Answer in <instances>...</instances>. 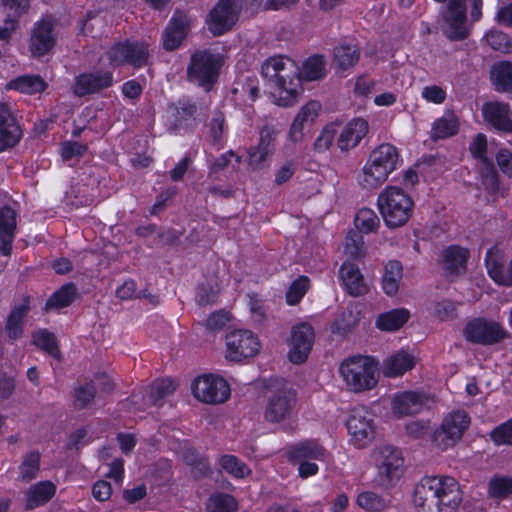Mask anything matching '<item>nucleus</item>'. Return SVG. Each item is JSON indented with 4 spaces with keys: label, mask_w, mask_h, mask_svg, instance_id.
I'll return each instance as SVG.
<instances>
[{
    "label": "nucleus",
    "mask_w": 512,
    "mask_h": 512,
    "mask_svg": "<svg viewBox=\"0 0 512 512\" xmlns=\"http://www.w3.org/2000/svg\"><path fill=\"white\" fill-rule=\"evenodd\" d=\"M86 149V145L78 142L67 141L61 146V156L63 160L70 161L81 157L85 153Z\"/></svg>",
    "instance_id": "nucleus-63"
},
{
    "label": "nucleus",
    "mask_w": 512,
    "mask_h": 512,
    "mask_svg": "<svg viewBox=\"0 0 512 512\" xmlns=\"http://www.w3.org/2000/svg\"><path fill=\"white\" fill-rule=\"evenodd\" d=\"M427 397L419 392L406 391L393 395L391 410L395 417L401 418L420 413L427 405Z\"/></svg>",
    "instance_id": "nucleus-18"
},
{
    "label": "nucleus",
    "mask_w": 512,
    "mask_h": 512,
    "mask_svg": "<svg viewBox=\"0 0 512 512\" xmlns=\"http://www.w3.org/2000/svg\"><path fill=\"white\" fill-rule=\"evenodd\" d=\"M297 169V163L294 160H288L282 163L275 171L274 183L278 186L289 181Z\"/></svg>",
    "instance_id": "nucleus-62"
},
{
    "label": "nucleus",
    "mask_w": 512,
    "mask_h": 512,
    "mask_svg": "<svg viewBox=\"0 0 512 512\" xmlns=\"http://www.w3.org/2000/svg\"><path fill=\"white\" fill-rule=\"evenodd\" d=\"M47 83L38 75H24L11 80L7 84L8 89L17 90L25 94H36L43 92Z\"/></svg>",
    "instance_id": "nucleus-35"
},
{
    "label": "nucleus",
    "mask_w": 512,
    "mask_h": 512,
    "mask_svg": "<svg viewBox=\"0 0 512 512\" xmlns=\"http://www.w3.org/2000/svg\"><path fill=\"white\" fill-rule=\"evenodd\" d=\"M314 343V330L311 325L301 323L291 330L288 358L294 364L306 361Z\"/></svg>",
    "instance_id": "nucleus-16"
},
{
    "label": "nucleus",
    "mask_w": 512,
    "mask_h": 512,
    "mask_svg": "<svg viewBox=\"0 0 512 512\" xmlns=\"http://www.w3.org/2000/svg\"><path fill=\"white\" fill-rule=\"evenodd\" d=\"M220 66L219 57L202 51L193 54L188 67V78L201 86L212 83L218 74Z\"/></svg>",
    "instance_id": "nucleus-14"
},
{
    "label": "nucleus",
    "mask_w": 512,
    "mask_h": 512,
    "mask_svg": "<svg viewBox=\"0 0 512 512\" xmlns=\"http://www.w3.org/2000/svg\"><path fill=\"white\" fill-rule=\"evenodd\" d=\"M339 373L346 389L353 393L372 390L378 383V366L368 356H353L339 366Z\"/></svg>",
    "instance_id": "nucleus-3"
},
{
    "label": "nucleus",
    "mask_w": 512,
    "mask_h": 512,
    "mask_svg": "<svg viewBox=\"0 0 512 512\" xmlns=\"http://www.w3.org/2000/svg\"><path fill=\"white\" fill-rule=\"evenodd\" d=\"M196 399L207 404H219L230 397V387L227 381L215 374H204L197 377L191 385Z\"/></svg>",
    "instance_id": "nucleus-9"
},
{
    "label": "nucleus",
    "mask_w": 512,
    "mask_h": 512,
    "mask_svg": "<svg viewBox=\"0 0 512 512\" xmlns=\"http://www.w3.org/2000/svg\"><path fill=\"white\" fill-rule=\"evenodd\" d=\"M54 25V20L50 17L34 24L30 38V51L33 56H43L54 47L57 41Z\"/></svg>",
    "instance_id": "nucleus-17"
},
{
    "label": "nucleus",
    "mask_w": 512,
    "mask_h": 512,
    "mask_svg": "<svg viewBox=\"0 0 512 512\" xmlns=\"http://www.w3.org/2000/svg\"><path fill=\"white\" fill-rule=\"evenodd\" d=\"M421 96L427 102L442 104L446 99V91L438 85H429L422 89Z\"/></svg>",
    "instance_id": "nucleus-64"
},
{
    "label": "nucleus",
    "mask_w": 512,
    "mask_h": 512,
    "mask_svg": "<svg viewBox=\"0 0 512 512\" xmlns=\"http://www.w3.org/2000/svg\"><path fill=\"white\" fill-rule=\"evenodd\" d=\"M40 455L37 452L27 454L19 466V477L24 481H30L36 477L39 471Z\"/></svg>",
    "instance_id": "nucleus-51"
},
{
    "label": "nucleus",
    "mask_w": 512,
    "mask_h": 512,
    "mask_svg": "<svg viewBox=\"0 0 512 512\" xmlns=\"http://www.w3.org/2000/svg\"><path fill=\"white\" fill-rule=\"evenodd\" d=\"M377 204L385 224L390 228L405 225L413 213L412 198L397 186H387L378 196Z\"/></svg>",
    "instance_id": "nucleus-4"
},
{
    "label": "nucleus",
    "mask_w": 512,
    "mask_h": 512,
    "mask_svg": "<svg viewBox=\"0 0 512 512\" xmlns=\"http://www.w3.org/2000/svg\"><path fill=\"white\" fill-rule=\"evenodd\" d=\"M106 57L113 67L130 64L140 68L148 63L149 50L142 42L117 43L107 51Z\"/></svg>",
    "instance_id": "nucleus-11"
},
{
    "label": "nucleus",
    "mask_w": 512,
    "mask_h": 512,
    "mask_svg": "<svg viewBox=\"0 0 512 512\" xmlns=\"http://www.w3.org/2000/svg\"><path fill=\"white\" fill-rule=\"evenodd\" d=\"M459 130V120L451 112L445 113L441 118L435 120L431 130L433 139H445L454 136Z\"/></svg>",
    "instance_id": "nucleus-36"
},
{
    "label": "nucleus",
    "mask_w": 512,
    "mask_h": 512,
    "mask_svg": "<svg viewBox=\"0 0 512 512\" xmlns=\"http://www.w3.org/2000/svg\"><path fill=\"white\" fill-rule=\"evenodd\" d=\"M175 390V384L171 379L156 380L149 388L145 396V405L161 406L163 400Z\"/></svg>",
    "instance_id": "nucleus-37"
},
{
    "label": "nucleus",
    "mask_w": 512,
    "mask_h": 512,
    "mask_svg": "<svg viewBox=\"0 0 512 512\" xmlns=\"http://www.w3.org/2000/svg\"><path fill=\"white\" fill-rule=\"evenodd\" d=\"M95 386L91 383L80 385L74 390V404L79 408H86L95 397Z\"/></svg>",
    "instance_id": "nucleus-56"
},
{
    "label": "nucleus",
    "mask_w": 512,
    "mask_h": 512,
    "mask_svg": "<svg viewBox=\"0 0 512 512\" xmlns=\"http://www.w3.org/2000/svg\"><path fill=\"white\" fill-rule=\"evenodd\" d=\"M338 133V127L336 124L331 123L326 125L316 138L314 142V148L318 152L327 151L333 144L335 137Z\"/></svg>",
    "instance_id": "nucleus-52"
},
{
    "label": "nucleus",
    "mask_w": 512,
    "mask_h": 512,
    "mask_svg": "<svg viewBox=\"0 0 512 512\" xmlns=\"http://www.w3.org/2000/svg\"><path fill=\"white\" fill-rule=\"evenodd\" d=\"M369 131V124L363 118L350 120L339 132L337 147L341 152H349L356 148Z\"/></svg>",
    "instance_id": "nucleus-19"
},
{
    "label": "nucleus",
    "mask_w": 512,
    "mask_h": 512,
    "mask_svg": "<svg viewBox=\"0 0 512 512\" xmlns=\"http://www.w3.org/2000/svg\"><path fill=\"white\" fill-rule=\"evenodd\" d=\"M442 31L450 40H462L468 36L466 24V0H448L443 13Z\"/></svg>",
    "instance_id": "nucleus-15"
},
{
    "label": "nucleus",
    "mask_w": 512,
    "mask_h": 512,
    "mask_svg": "<svg viewBox=\"0 0 512 512\" xmlns=\"http://www.w3.org/2000/svg\"><path fill=\"white\" fill-rule=\"evenodd\" d=\"M355 227L361 233H372L380 226V219L370 208L360 209L354 218Z\"/></svg>",
    "instance_id": "nucleus-43"
},
{
    "label": "nucleus",
    "mask_w": 512,
    "mask_h": 512,
    "mask_svg": "<svg viewBox=\"0 0 512 512\" xmlns=\"http://www.w3.org/2000/svg\"><path fill=\"white\" fill-rule=\"evenodd\" d=\"M504 253L498 247H492L488 250L485 263L489 276L498 284L510 286L512 285V259L505 268Z\"/></svg>",
    "instance_id": "nucleus-21"
},
{
    "label": "nucleus",
    "mask_w": 512,
    "mask_h": 512,
    "mask_svg": "<svg viewBox=\"0 0 512 512\" xmlns=\"http://www.w3.org/2000/svg\"><path fill=\"white\" fill-rule=\"evenodd\" d=\"M309 288V279L301 276L296 279L286 293V300L289 305H296L303 298Z\"/></svg>",
    "instance_id": "nucleus-54"
},
{
    "label": "nucleus",
    "mask_w": 512,
    "mask_h": 512,
    "mask_svg": "<svg viewBox=\"0 0 512 512\" xmlns=\"http://www.w3.org/2000/svg\"><path fill=\"white\" fill-rule=\"evenodd\" d=\"M33 343L56 359H60V351L53 333L42 329L33 334Z\"/></svg>",
    "instance_id": "nucleus-44"
},
{
    "label": "nucleus",
    "mask_w": 512,
    "mask_h": 512,
    "mask_svg": "<svg viewBox=\"0 0 512 512\" xmlns=\"http://www.w3.org/2000/svg\"><path fill=\"white\" fill-rule=\"evenodd\" d=\"M76 290L71 284L64 285L57 290L47 301V308H63L68 306L74 299Z\"/></svg>",
    "instance_id": "nucleus-49"
},
{
    "label": "nucleus",
    "mask_w": 512,
    "mask_h": 512,
    "mask_svg": "<svg viewBox=\"0 0 512 512\" xmlns=\"http://www.w3.org/2000/svg\"><path fill=\"white\" fill-rule=\"evenodd\" d=\"M359 313L351 308H346L332 324V331L338 334H344L352 329L358 323Z\"/></svg>",
    "instance_id": "nucleus-48"
},
{
    "label": "nucleus",
    "mask_w": 512,
    "mask_h": 512,
    "mask_svg": "<svg viewBox=\"0 0 512 512\" xmlns=\"http://www.w3.org/2000/svg\"><path fill=\"white\" fill-rule=\"evenodd\" d=\"M326 74V62L322 56L308 58L299 69L294 60L287 56H274L262 65L263 77L274 85L272 96L277 105L288 107L295 103L301 81H316Z\"/></svg>",
    "instance_id": "nucleus-1"
},
{
    "label": "nucleus",
    "mask_w": 512,
    "mask_h": 512,
    "mask_svg": "<svg viewBox=\"0 0 512 512\" xmlns=\"http://www.w3.org/2000/svg\"><path fill=\"white\" fill-rule=\"evenodd\" d=\"M389 175L390 173L367 159L358 174L357 181L362 188L372 190L385 183Z\"/></svg>",
    "instance_id": "nucleus-30"
},
{
    "label": "nucleus",
    "mask_w": 512,
    "mask_h": 512,
    "mask_svg": "<svg viewBox=\"0 0 512 512\" xmlns=\"http://www.w3.org/2000/svg\"><path fill=\"white\" fill-rule=\"evenodd\" d=\"M359 49L352 44H342L335 48L333 64L339 70L353 67L359 60Z\"/></svg>",
    "instance_id": "nucleus-38"
},
{
    "label": "nucleus",
    "mask_w": 512,
    "mask_h": 512,
    "mask_svg": "<svg viewBox=\"0 0 512 512\" xmlns=\"http://www.w3.org/2000/svg\"><path fill=\"white\" fill-rule=\"evenodd\" d=\"M461 501L459 484L452 477H424L414 490L413 502L421 512H454Z\"/></svg>",
    "instance_id": "nucleus-2"
},
{
    "label": "nucleus",
    "mask_w": 512,
    "mask_h": 512,
    "mask_svg": "<svg viewBox=\"0 0 512 512\" xmlns=\"http://www.w3.org/2000/svg\"><path fill=\"white\" fill-rule=\"evenodd\" d=\"M17 213L9 207L0 209V254L9 256L15 238Z\"/></svg>",
    "instance_id": "nucleus-24"
},
{
    "label": "nucleus",
    "mask_w": 512,
    "mask_h": 512,
    "mask_svg": "<svg viewBox=\"0 0 512 512\" xmlns=\"http://www.w3.org/2000/svg\"><path fill=\"white\" fill-rule=\"evenodd\" d=\"M342 285L352 296L364 295L368 292V284L359 267L351 262H344L339 270Z\"/></svg>",
    "instance_id": "nucleus-25"
},
{
    "label": "nucleus",
    "mask_w": 512,
    "mask_h": 512,
    "mask_svg": "<svg viewBox=\"0 0 512 512\" xmlns=\"http://www.w3.org/2000/svg\"><path fill=\"white\" fill-rule=\"evenodd\" d=\"M167 112L170 117L174 118L173 127L177 129L187 125V122L196 113V106L189 101H179L177 104H172Z\"/></svg>",
    "instance_id": "nucleus-42"
},
{
    "label": "nucleus",
    "mask_w": 512,
    "mask_h": 512,
    "mask_svg": "<svg viewBox=\"0 0 512 512\" xmlns=\"http://www.w3.org/2000/svg\"><path fill=\"white\" fill-rule=\"evenodd\" d=\"M221 468L234 478H245L251 470L234 455H223L219 460Z\"/></svg>",
    "instance_id": "nucleus-45"
},
{
    "label": "nucleus",
    "mask_w": 512,
    "mask_h": 512,
    "mask_svg": "<svg viewBox=\"0 0 512 512\" xmlns=\"http://www.w3.org/2000/svg\"><path fill=\"white\" fill-rule=\"evenodd\" d=\"M376 469L375 482L379 487H394L404 473V458L401 451L389 444L377 446L371 453Z\"/></svg>",
    "instance_id": "nucleus-5"
},
{
    "label": "nucleus",
    "mask_w": 512,
    "mask_h": 512,
    "mask_svg": "<svg viewBox=\"0 0 512 512\" xmlns=\"http://www.w3.org/2000/svg\"><path fill=\"white\" fill-rule=\"evenodd\" d=\"M278 135V131L272 126H265L260 132V139L257 147L265 150L271 155L274 152V142Z\"/></svg>",
    "instance_id": "nucleus-60"
},
{
    "label": "nucleus",
    "mask_w": 512,
    "mask_h": 512,
    "mask_svg": "<svg viewBox=\"0 0 512 512\" xmlns=\"http://www.w3.org/2000/svg\"><path fill=\"white\" fill-rule=\"evenodd\" d=\"M491 80L498 91H512V63L494 64L491 70Z\"/></svg>",
    "instance_id": "nucleus-41"
},
{
    "label": "nucleus",
    "mask_w": 512,
    "mask_h": 512,
    "mask_svg": "<svg viewBox=\"0 0 512 512\" xmlns=\"http://www.w3.org/2000/svg\"><path fill=\"white\" fill-rule=\"evenodd\" d=\"M188 19L184 15L174 16L163 34V46L166 50H174L179 47L186 36Z\"/></svg>",
    "instance_id": "nucleus-29"
},
{
    "label": "nucleus",
    "mask_w": 512,
    "mask_h": 512,
    "mask_svg": "<svg viewBox=\"0 0 512 512\" xmlns=\"http://www.w3.org/2000/svg\"><path fill=\"white\" fill-rule=\"evenodd\" d=\"M368 160L391 174L397 169L400 159L398 149L394 145L383 143L371 151Z\"/></svg>",
    "instance_id": "nucleus-28"
},
{
    "label": "nucleus",
    "mask_w": 512,
    "mask_h": 512,
    "mask_svg": "<svg viewBox=\"0 0 512 512\" xmlns=\"http://www.w3.org/2000/svg\"><path fill=\"white\" fill-rule=\"evenodd\" d=\"M345 253L353 258L361 257L364 253V241L362 236L355 232L350 231L345 240Z\"/></svg>",
    "instance_id": "nucleus-57"
},
{
    "label": "nucleus",
    "mask_w": 512,
    "mask_h": 512,
    "mask_svg": "<svg viewBox=\"0 0 512 512\" xmlns=\"http://www.w3.org/2000/svg\"><path fill=\"white\" fill-rule=\"evenodd\" d=\"M29 311V301L28 299H24V301L16 305L12 311L10 312L7 323H6V333L11 339H18L21 337L23 333V325L24 318Z\"/></svg>",
    "instance_id": "nucleus-32"
},
{
    "label": "nucleus",
    "mask_w": 512,
    "mask_h": 512,
    "mask_svg": "<svg viewBox=\"0 0 512 512\" xmlns=\"http://www.w3.org/2000/svg\"><path fill=\"white\" fill-rule=\"evenodd\" d=\"M485 40L487 44L496 51L505 53L512 51V41H510L509 37L503 32L490 31L485 35Z\"/></svg>",
    "instance_id": "nucleus-55"
},
{
    "label": "nucleus",
    "mask_w": 512,
    "mask_h": 512,
    "mask_svg": "<svg viewBox=\"0 0 512 512\" xmlns=\"http://www.w3.org/2000/svg\"><path fill=\"white\" fill-rule=\"evenodd\" d=\"M258 337L251 331L239 329L231 331L226 336L225 356L230 361H241L254 357L260 351Z\"/></svg>",
    "instance_id": "nucleus-10"
},
{
    "label": "nucleus",
    "mask_w": 512,
    "mask_h": 512,
    "mask_svg": "<svg viewBox=\"0 0 512 512\" xmlns=\"http://www.w3.org/2000/svg\"><path fill=\"white\" fill-rule=\"evenodd\" d=\"M486 151L487 138L484 134H478L470 145V152L475 158L481 160L482 163L485 165L488 163H492L488 159Z\"/></svg>",
    "instance_id": "nucleus-61"
},
{
    "label": "nucleus",
    "mask_w": 512,
    "mask_h": 512,
    "mask_svg": "<svg viewBox=\"0 0 512 512\" xmlns=\"http://www.w3.org/2000/svg\"><path fill=\"white\" fill-rule=\"evenodd\" d=\"M290 456L295 461H326L328 454L326 450L317 443L312 441H306L293 446L290 450Z\"/></svg>",
    "instance_id": "nucleus-31"
},
{
    "label": "nucleus",
    "mask_w": 512,
    "mask_h": 512,
    "mask_svg": "<svg viewBox=\"0 0 512 512\" xmlns=\"http://www.w3.org/2000/svg\"><path fill=\"white\" fill-rule=\"evenodd\" d=\"M30 7L29 0H0V11L5 17L20 19Z\"/></svg>",
    "instance_id": "nucleus-50"
},
{
    "label": "nucleus",
    "mask_w": 512,
    "mask_h": 512,
    "mask_svg": "<svg viewBox=\"0 0 512 512\" xmlns=\"http://www.w3.org/2000/svg\"><path fill=\"white\" fill-rule=\"evenodd\" d=\"M415 357L413 354L400 350L384 360L382 369L386 377L402 376L415 366Z\"/></svg>",
    "instance_id": "nucleus-27"
},
{
    "label": "nucleus",
    "mask_w": 512,
    "mask_h": 512,
    "mask_svg": "<svg viewBox=\"0 0 512 512\" xmlns=\"http://www.w3.org/2000/svg\"><path fill=\"white\" fill-rule=\"evenodd\" d=\"M244 0H220L211 10L207 26L214 35H222L232 28L238 19Z\"/></svg>",
    "instance_id": "nucleus-12"
},
{
    "label": "nucleus",
    "mask_w": 512,
    "mask_h": 512,
    "mask_svg": "<svg viewBox=\"0 0 512 512\" xmlns=\"http://www.w3.org/2000/svg\"><path fill=\"white\" fill-rule=\"evenodd\" d=\"M56 486L50 481H41L27 491V506L35 508L48 502L55 494Z\"/></svg>",
    "instance_id": "nucleus-33"
},
{
    "label": "nucleus",
    "mask_w": 512,
    "mask_h": 512,
    "mask_svg": "<svg viewBox=\"0 0 512 512\" xmlns=\"http://www.w3.org/2000/svg\"><path fill=\"white\" fill-rule=\"evenodd\" d=\"M470 423V416L463 410L448 413L432 434L433 444L442 451L454 447L461 440Z\"/></svg>",
    "instance_id": "nucleus-6"
},
{
    "label": "nucleus",
    "mask_w": 512,
    "mask_h": 512,
    "mask_svg": "<svg viewBox=\"0 0 512 512\" xmlns=\"http://www.w3.org/2000/svg\"><path fill=\"white\" fill-rule=\"evenodd\" d=\"M296 401V392L291 387H282L268 397L264 418L269 423H282L292 413Z\"/></svg>",
    "instance_id": "nucleus-13"
},
{
    "label": "nucleus",
    "mask_w": 512,
    "mask_h": 512,
    "mask_svg": "<svg viewBox=\"0 0 512 512\" xmlns=\"http://www.w3.org/2000/svg\"><path fill=\"white\" fill-rule=\"evenodd\" d=\"M481 184L489 193H495L499 188L498 175L492 163L485 164Z\"/></svg>",
    "instance_id": "nucleus-59"
},
{
    "label": "nucleus",
    "mask_w": 512,
    "mask_h": 512,
    "mask_svg": "<svg viewBox=\"0 0 512 512\" xmlns=\"http://www.w3.org/2000/svg\"><path fill=\"white\" fill-rule=\"evenodd\" d=\"M482 113L485 120L497 130L512 133V119L508 104L489 102L483 105Z\"/></svg>",
    "instance_id": "nucleus-26"
},
{
    "label": "nucleus",
    "mask_w": 512,
    "mask_h": 512,
    "mask_svg": "<svg viewBox=\"0 0 512 512\" xmlns=\"http://www.w3.org/2000/svg\"><path fill=\"white\" fill-rule=\"evenodd\" d=\"M463 335L468 342L479 345H494L509 337V333L497 321L484 317L467 322Z\"/></svg>",
    "instance_id": "nucleus-8"
},
{
    "label": "nucleus",
    "mask_w": 512,
    "mask_h": 512,
    "mask_svg": "<svg viewBox=\"0 0 512 512\" xmlns=\"http://www.w3.org/2000/svg\"><path fill=\"white\" fill-rule=\"evenodd\" d=\"M321 108L320 102L315 100L307 102L300 108L289 131V137L293 142H299L303 139L304 129L311 127L315 123Z\"/></svg>",
    "instance_id": "nucleus-20"
},
{
    "label": "nucleus",
    "mask_w": 512,
    "mask_h": 512,
    "mask_svg": "<svg viewBox=\"0 0 512 512\" xmlns=\"http://www.w3.org/2000/svg\"><path fill=\"white\" fill-rule=\"evenodd\" d=\"M489 494L494 498H506L512 495V478H492L489 482Z\"/></svg>",
    "instance_id": "nucleus-53"
},
{
    "label": "nucleus",
    "mask_w": 512,
    "mask_h": 512,
    "mask_svg": "<svg viewBox=\"0 0 512 512\" xmlns=\"http://www.w3.org/2000/svg\"><path fill=\"white\" fill-rule=\"evenodd\" d=\"M490 437L496 445H512V419L493 429Z\"/></svg>",
    "instance_id": "nucleus-58"
},
{
    "label": "nucleus",
    "mask_w": 512,
    "mask_h": 512,
    "mask_svg": "<svg viewBox=\"0 0 512 512\" xmlns=\"http://www.w3.org/2000/svg\"><path fill=\"white\" fill-rule=\"evenodd\" d=\"M20 127L10 107L0 103V150L13 147L20 139Z\"/></svg>",
    "instance_id": "nucleus-22"
},
{
    "label": "nucleus",
    "mask_w": 512,
    "mask_h": 512,
    "mask_svg": "<svg viewBox=\"0 0 512 512\" xmlns=\"http://www.w3.org/2000/svg\"><path fill=\"white\" fill-rule=\"evenodd\" d=\"M468 257V251L459 246H451L443 251V264L446 271L451 274H460Z\"/></svg>",
    "instance_id": "nucleus-34"
},
{
    "label": "nucleus",
    "mask_w": 512,
    "mask_h": 512,
    "mask_svg": "<svg viewBox=\"0 0 512 512\" xmlns=\"http://www.w3.org/2000/svg\"><path fill=\"white\" fill-rule=\"evenodd\" d=\"M402 279V266L398 261H389L385 265L382 278V288L384 292L392 296L397 293L399 283Z\"/></svg>",
    "instance_id": "nucleus-40"
},
{
    "label": "nucleus",
    "mask_w": 512,
    "mask_h": 512,
    "mask_svg": "<svg viewBox=\"0 0 512 512\" xmlns=\"http://www.w3.org/2000/svg\"><path fill=\"white\" fill-rule=\"evenodd\" d=\"M207 512H236L237 502L234 497L228 494H213L207 503Z\"/></svg>",
    "instance_id": "nucleus-46"
},
{
    "label": "nucleus",
    "mask_w": 512,
    "mask_h": 512,
    "mask_svg": "<svg viewBox=\"0 0 512 512\" xmlns=\"http://www.w3.org/2000/svg\"><path fill=\"white\" fill-rule=\"evenodd\" d=\"M346 428L350 443L358 449L368 447L375 438L374 416L365 407H357L351 411L346 421Z\"/></svg>",
    "instance_id": "nucleus-7"
},
{
    "label": "nucleus",
    "mask_w": 512,
    "mask_h": 512,
    "mask_svg": "<svg viewBox=\"0 0 512 512\" xmlns=\"http://www.w3.org/2000/svg\"><path fill=\"white\" fill-rule=\"evenodd\" d=\"M112 83L113 75L109 71L85 73L76 78L74 91L77 95L84 96L108 88Z\"/></svg>",
    "instance_id": "nucleus-23"
},
{
    "label": "nucleus",
    "mask_w": 512,
    "mask_h": 512,
    "mask_svg": "<svg viewBox=\"0 0 512 512\" xmlns=\"http://www.w3.org/2000/svg\"><path fill=\"white\" fill-rule=\"evenodd\" d=\"M409 316V311L406 309H394L381 314L376 321V325L384 331H395L407 322Z\"/></svg>",
    "instance_id": "nucleus-39"
},
{
    "label": "nucleus",
    "mask_w": 512,
    "mask_h": 512,
    "mask_svg": "<svg viewBox=\"0 0 512 512\" xmlns=\"http://www.w3.org/2000/svg\"><path fill=\"white\" fill-rule=\"evenodd\" d=\"M357 505L366 511L378 512L387 507L388 501L372 491H364L357 496Z\"/></svg>",
    "instance_id": "nucleus-47"
}]
</instances>
